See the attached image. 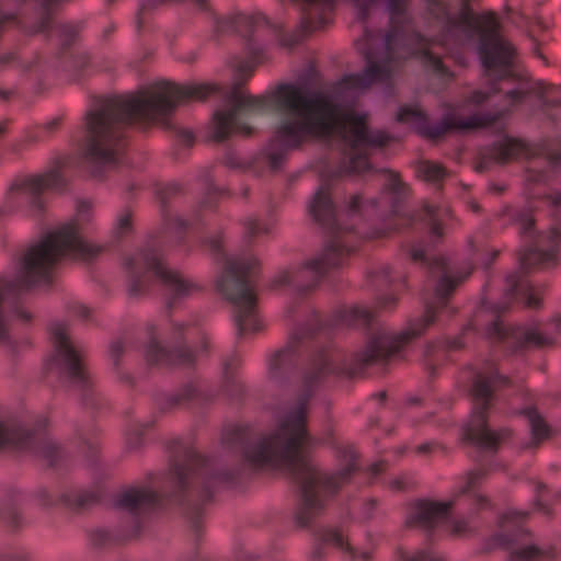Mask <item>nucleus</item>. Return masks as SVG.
Instances as JSON below:
<instances>
[{
    "label": "nucleus",
    "mask_w": 561,
    "mask_h": 561,
    "mask_svg": "<svg viewBox=\"0 0 561 561\" xmlns=\"http://www.w3.org/2000/svg\"><path fill=\"white\" fill-rule=\"evenodd\" d=\"M218 90L216 84L199 83L179 85L159 82L127 98L105 101L85 116L84 158L92 176L114 165L121 154L117 124L133 119L156 121L170 114L176 106L204 101Z\"/></svg>",
    "instance_id": "1"
},
{
    "label": "nucleus",
    "mask_w": 561,
    "mask_h": 561,
    "mask_svg": "<svg viewBox=\"0 0 561 561\" xmlns=\"http://www.w3.org/2000/svg\"><path fill=\"white\" fill-rule=\"evenodd\" d=\"M274 108L279 115L276 136L288 148L333 134H337L352 149L385 148L396 141V137L383 130L370 129L365 115L345 113L327 95H309L295 84L277 87Z\"/></svg>",
    "instance_id": "2"
},
{
    "label": "nucleus",
    "mask_w": 561,
    "mask_h": 561,
    "mask_svg": "<svg viewBox=\"0 0 561 561\" xmlns=\"http://www.w3.org/2000/svg\"><path fill=\"white\" fill-rule=\"evenodd\" d=\"M306 422V404H300L280 423L275 433L264 437L256 446L244 450V459L250 467L285 468L300 483L304 511L296 517L299 526L308 525L314 516L313 513L323 508L322 502L316 495V486L321 485L328 491H335L356 469L355 463H351L335 476L322 474L301 451V447L311 440Z\"/></svg>",
    "instance_id": "3"
},
{
    "label": "nucleus",
    "mask_w": 561,
    "mask_h": 561,
    "mask_svg": "<svg viewBox=\"0 0 561 561\" xmlns=\"http://www.w3.org/2000/svg\"><path fill=\"white\" fill-rule=\"evenodd\" d=\"M508 377L500 375L496 370L490 374L479 373L476 375L471 396L476 402H480L472 412L471 419L463 427L462 439L474 446L496 451L503 442L512 438L511 428H501L492 431L488 426V410L491 407L494 391L510 387Z\"/></svg>",
    "instance_id": "4"
},
{
    "label": "nucleus",
    "mask_w": 561,
    "mask_h": 561,
    "mask_svg": "<svg viewBox=\"0 0 561 561\" xmlns=\"http://www.w3.org/2000/svg\"><path fill=\"white\" fill-rule=\"evenodd\" d=\"M260 263L254 257L241 260L228 259L224 273L217 282L220 294L228 299L237 310V323L240 333L256 330L254 323V310L256 307V295L249 283V277L259 270Z\"/></svg>",
    "instance_id": "5"
},
{
    "label": "nucleus",
    "mask_w": 561,
    "mask_h": 561,
    "mask_svg": "<svg viewBox=\"0 0 561 561\" xmlns=\"http://www.w3.org/2000/svg\"><path fill=\"white\" fill-rule=\"evenodd\" d=\"M409 0H388L390 15V28L385 38L386 57L378 61L368 58L366 69L360 75H352L344 78L348 88L366 89L376 81L387 79L391 72V62L394 60V51L400 44L407 41V30L411 23L408 15Z\"/></svg>",
    "instance_id": "6"
},
{
    "label": "nucleus",
    "mask_w": 561,
    "mask_h": 561,
    "mask_svg": "<svg viewBox=\"0 0 561 561\" xmlns=\"http://www.w3.org/2000/svg\"><path fill=\"white\" fill-rule=\"evenodd\" d=\"M504 115L505 112L503 111L494 113H478L469 116L468 118H462L455 114H447L443 117L440 123L434 126H427L425 125V113L417 105H414L402 106L397 114V119L402 123L415 121L421 124L417 127V130L423 137L431 140H438L450 131L488 128L504 117Z\"/></svg>",
    "instance_id": "7"
},
{
    "label": "nucleus",
    "mask_w": 561,
    "mask_h": 561,
    "mask_svg": "<svg viewBox=\"0 0 561 561\" xmlns=\"http://www.w3.org/2000/svg\"><path fill=\"white\" fill-rule=\"evenodd\" d=\"M229 100L232 104L231 110L216 112L214 114L213 139L217 142L226 140L233 133L251 136L253 134V127L247 124H237L238 114L243 110L262 111L267 104L265 96L245 95L240 91L238 84H234Z\"/></svg>",
    "instance_id": "8"
},
{
    "label": "nucleus",
    "mask_w": 561,
    "mask_h": 561,
    "mask_svg": "<svg viewBox=\"0 0 561 561\" xmlns=\"http://www.w3.org/2000/svg\"><path fill=\"white\" fill-rule=\"evenodd\" d=\"M435 321V311L433 308L427 307L423 319L410 325L394 336H381L374 340L363 353L359 362L362 365H370L378 360L387 359L388 357L400 352L412 340L421 336L424 331Z\"/></svg>",
    "instance_id": "9"
},
{
    "label": "nucleus",
    "mask_w": 561,
    "mask_h": 561,
    "mask_svg": "<svg viewBox=\"0 0 561 561\" xmlns=\"http://www.w3.org/2000/svg\"><path fill=\"white\" fill-rule=\"evenodd\" d=\"M56 357L67 368L71 379L82 381L85 379V367L81 354L73 347L65 324L56 323L51 327Z\"/></svg>",
    "instance_id": "10"
},
{
    "label": "nucleus",
    "mask_w": 561,
    "mask_h": 561,
    "mask_svg": "<svg viewBox=\"0 0 561 561\" xmlns=\"http://www.w3.org/2000/svg\"><path fill=\"white\" fill-rule=\"evenodd\" d=\"M479 51L482 65L486 70L508 66L514 57V48L500 35L499 28L480 35Z\"/></svg>",
    "instance_id": "11"
},
{
    "label": "nucleus",
    "mask_w": 561,
    "mask_h": 561,
    "mask_svg": "<svg viewBox=\"0 0 561 561\" xmlns=\"http://www.w3.org/2000/svg\"><path fill=\"white\" fill-rule=\"evenodd\" d=\"M145 263L147 268L151 270L163 286L176 297H182L199 289L195 283L183 278L179 272L170 270L156 255L146 256Z\"/></svg>",
    "instance_id": "12"
},
{
    "label": "nucleus",
    "mask_w": 561,
    "mask_h": 561,
    "mask_svg": "<svg viewBox=\"0 0 561 561\" xmlns=\"http://www.w3.org/2000/svg\"><path fill=\"white\" fill-rule=\"evenodd\" d=\"M345 254V249L340 243L332 241L327 244L320 257L306 263V271L304 273L310 272L313 276L320 277L342 265Z\"/></svg>",
    "instance_id": "13"
},
{
    "label": "nucleus",
    "mask_w": 561,
    "mask_h": 561,
    "mask_svg": "<svg viewBox=\"0 0 561 561\" xmlns=\"http://www.w3.org/2000/svg\"><path fill=\"white\" fill-rule=\"evenodd\" d=\"M414 507L416 520L424 527L433 528L448 515L453 503L421 500L415 503Z\"/></svg>",
    "instance_id": "14"
},
{
    "label": "nucleus",
    "mask_w": 561,
    "mask_h": 561,
    "mask_svg": "<svg viewBox=\"0 0 561 561\" xmlns=\"http://www.w3.org/2000/svg\"><path fill=\"white\" fill-rule=\"evenodd\" d=\"M527 149V145L519 138L504 137L490 148V158L499 163L506 164L516 160Z\"/></svg>",
    "instance_id": "15"
},
{
    "label": "nucleus",
    "mask_w": 561,
    "mask_h": 561,
    "mask_svg": "<svg viewBox=\"0 0 561 561\" xmlns=\"http://www.w3.org/2000/svg\"><path fill=\"white\" fill-rule=\"evenodd\" d=\"M310 213L313 219L327 227L331 234H334V207L330 193L327 190H319L310 205Z\"/></svg>",
    "instance_id": "16"
},
{
    "label": "nucleus",
    "mask_w": 561,
    "mask_h": 561,
    "mask_svg": "<svg viewBox=\"0 0 561 561\" xmlns=\"http://www.w3.org/2000/svg\"><path fill=\"white\" fill-rule=\"evenodd\" d=\"M267 25V21L264 18H250L244 15H234L225 18L217 21V31L220 33H227L234 31L242 36H248L251 32L256 28H262Z\"/></svg>",
    "instance_id": "17"
},
{
    "label": "nucleus",
    "mask_w": 561,
    "mask_h": 561,
    "mask_svg": "<svg viewBox=\"0 0 561 561\" xmlns=\"http://www.w3.org/2000/svg\"><path fill=\"white\" fill-rule=\"evenodd\" d=\"M146 356L149 363L163 365H188L194 359L191 351L186 348L170 353L162 350L156 342H150Z\"/></svg>",
    "instance_id": "18"
},
{
    "label": "nucleus",
    "mask_w": 561,
    "mask_h": 561,
    "mask_svg": "<svg viewBox=\"0 0 561 561\" xmlns=\"http://www.w3.org/2000/svg\"><path fill=\"white\" fill-rule=\"evenodd\" d=\"M460 20L466 25L477 28L480 35H482L484 32L500 28V22L494 13L476 15L469 8V2L465 1L460 11Z\"/></svg>",
    "instance_id": "19"
},
{
    "label": "nucleus",
    "mask_w": 561,
    "mask_h": 561,
    "mask_svg": "<svg viewBox=\"0 0 561 561\" xmlns=\"http://www.w3.org/2000/svg\"><path fill=\"white\" fill-rule=\"evenodd\" d=\"M519 262L524 268H546L556 266L558 263L557 251H542L538 249H529L519 254Z\"/></svg>",
    "instance_id": "20"
},
{
    "label": "nucleus",
    "mask_w": 561,
    "mask_h": 561,
    "mask_svg": "<svg viewBox=\"0 0 561 561\" xmlns=\"http://www.w3.org/2000/svg\"><path fill=\"white\" fill-rule=\"evenodd\" d=\"M557 557L554 546L540 548L537 545H527L511 552V559L517 561H541L552 560Z\"/></svg>",
    "instance_id": "21"
},
{
    "label": "nucleus",
    "mask_w": 561,
    "mask_h": 561,
    "mask_svg": "<svg viewBox=\"0 0 561 561\" xmlns=\"http://www.w3.org/2000/svg\"><path fill=\"white\" fill-rule=\"evenodd\" d=\"M156 501V494L149 490L131 489L124 492L119 500L118 505L129 511L142 508Z\"/></svg>",
    "instance_id": "22"
},
{
    "label": "nucleus",
    "mask_w": 561,
    "mask_h": 561,
    "mask_svg": "<svg viewBox=\"0 0 561 561\" xmlns=\"http://www.w3.org/2000/svg\"><path fill=\"white\" fill-rule=\"evenodd\" d=\"M518 341L520 347H534L540 350L552 347L556 343V340L552 336L536 328L524 330Z\"/></svg>",
    "instance_id": "23"
},
{
    "label": "nucleus",
    "mask_w": 561,
    "mask_h": 561,
    "mask_svg": "<svg viewBox=\"0 0 561 561\" xmlns=\"http://www.w3.org/2000/svg\"><path fill=\"white\" fill-rule=\"evenodd\" d=\"M61 183L56 171L36 175L25 180L23 188L32 194H39L48 188L57 187Z\"/></svg>",
    "instance_id": "24"
},
{
    "label": "nucleus",
    "mask_w": 561,
    "mask_h": 561,
    "mask_svg": "<svg viewBox=\"0 0 561 561\" xmlns=\"http://www.w3.org/2000/svg\"><path fill=\"white\" fill-rule=\"evenodd\" d=\"M322 540L324 543L331 545L334 548L339 549L341 552L345 553L351 559L354 560L356 558L355 548L351 545L348 536L344 535L341 529H325L322 533Z\"/></svg>",
    "instance_id": "25"
},
{
    "label": "nucleus",
    "mask_w": 561,
    "mask_h": 561,
    "mask_svg": "<svg viewBox=\"0 0 561 561\" xmlns=\"http://www.w3.org/2000/svg\"><path fill=\"white\" fill-rule=\"evenodd\" d=\"M417 175L425 182L438 183L448 176L446 168L431 160H423L417 163Z\"/></svg>",
    "instance_id": "26"
},
{
    "label": "nucleus",
    "mask_w": 561,
    "mask_h": 561,
    "mask_svg": "<svg viewBox=\"0 0 561 561\" xmlns=\"http://www.w3.org/2000/svg\"><path fill=\"white\" fill-rule=\"evenodd\" d=\"M524 413L530 423L534 445L538 446L550 437V427L535 409H528Z\"/></svg>",
    "instance_id": "27"
},
{
    "label": "nucleus",
    "mask_w": 561,
    "mask_h": 561,
    "mask_svg": "<svg viewBox=\"0 0 561 561\" xmlns=\"http://www.w3.org/2000/svg\"><path fill=\"white\" fill-rule=\"evenodd\" d=\"M410 259L413 262H421L425 266L430 268L432 273L434 272H445L448 268V262L443 256H435L431 259H426L425 253L422 249L412 248L409 252Z\"/></svg>",
    "instance_id": "28"
},
{
    "label": "nucleus",
    "mask_w": 561,
    "mask_h": 561,
    "mask_svg": "<svg viewBox=\"0 0 561 561\" xmlns=\"http://www.w3.org/2000/svg\"><path fill=\"white\" fill-rule=\"evenodd\" d=\"M28 438V433H24L20 430H7L0 424V449L7 446L23 448L25 440Z\"/></svg>",
    "instance_id": "29"
},
{
    "label": "nucleus",
    "mask_w": 561,
    "mask_h": 561,
    "mask_svg": "<svg viewBox=\"0 0 561 561\" xmlns=\"http://www.w3.org/2000/svg\"><path fill=\"white\" fill-rule=\"evenodd\" d=\"M373 318L369 310L363 307H352L347 310L345 321L353 325H367Z\"/></svg>",
    "instance_id": "30"
},
{
    "label": "nucleus",
    "mask_w": 561,
    "mask_h": 561,
    "mask_svg": "<svg viewBox=\"0 0 561 561\" xmlns=\"http://www.w3.org/2000/svg\"><path fill=\"white\" fill-rule=\"evenodd\" d=\"M443 274L446 273L442 272ZM462 282V278H450L446 275H443L436 286V296L444 300L449 295L454 293V290L457 288V286Z\"/></svg>",
    "instance_id": "31"
},
{
    "label": "nucleus",
    "mask_w": 561,
    "mask_h": 561,
    "mask_svg": "<svg viewBox=\"0 0 561 561\" xmlns=\"http://www.w3.org/2000/svg\"><path fill=\"white\" fill-rule=\"evenodd\" d=\"M247 436V428L242 426H234L230 430H227L224 436V442L232 447L234 445L243 446Z\"/></svg>",
    "instance_id": "32"
},
{
    "label": "nucleus",
    "mask_w": 561,
    "mask_h": 561,
    "mask_svg": "<svg viewBox=\"0 0 561 561\" xmlns=\"http://www.w3.org/2000/svg\"><path fill=\"white\" fill-rule=\"evenodd\" d=\"M508 330L503 325L502 321L496 319L488 329L486 336L494 342H502L508 336Z\"/></svg>",
    "instance_id": "33"
},
{
    "label": "nucleus",
    "mask_w": 561,
    "mask_h": 561,
    "mask_svg": "<svg viewBox=\"0 0 561 561\" xmlns=\"http://www.w3.org/2000/svg\"><path fill=\"white\" fill-rule=\"evenodd\" d=\"M500 92V89L496 87H493L490 92H483L481 90H476L469 94L467 98V102L469 104H472L474 106H479L483 103H485L492 94H496Z\"/></svg>",
    "instance_id": "34"
},
{
    "label": "nucleus",
    "mask_w": 561,
    "mask_h": 561,
    "mask_svg": "<svg viewBox=\"0 0 561 561\" xmlns=\"http://www.w3.org/2000/svg\"><path fill=\"white\" fill-rule=\"evenodd\" d=\"M369 168L368 159L366 156L352 157L350 165L345 170V174L360 173Z\"/></svg>",
    "instance_id": "35"
},
{
    "label": "nucleus",
    "mask_w": 561,
    "mask_h": 561,
    "mask_svg": "<svg viewBox=\"0 0 561 561\" xmlns=\"http://www.w3.org/2000/svg\"><path fill=\"white\" fill-rule=\"evenodd\" d=\"M448 531L453 536H465L471 531V528L466 519L459 518L448 524Z\"/></svg>",
    "instance_id": "36"
},
{
    "label": "nucleus",
    "mask_w": 561,
    "mask_h": 561,
    "mask_svg": "<svg viewBox=\"0 0 561 561\" xmlns=\"http://www.w3.org/2000/svg\"><path fill=\"white\" fill-rule=\"evenodd\" d=\"M39 453L45 459H47L49 461L50 465H53L54 460H55L53 456L61 455V451L58 448V446L49 439H46L43 443V446L41 447Z\"/></svg>",
    "instance_id": "37"
},
{
    "label": "nucleus",
    "mask_w": 561,
    "mask_h": 561,
    "mask_svg": "<svg viewBox=\"0 0 561 561\" xmlns=\"http://www.w3.org/2000/svg\"><path fill=\"white\" fill-rule=\"evenodd\" d=\"M59 1L60 0H41L42 7L44 9V15L41 20V23L33 27V32H42L48 26L50 22V16L47 11L53 4Z\"/></svg>",
    "instance_id": "38"
},
{
    "label": "nucleus",
    "mask_w": 561,
    "mask_h": 561,
    "mask_svg": "<svg viewBox=\"0 0 561 561\" xmlns=\"http://www.w3.org/2000/svg\"><path fill=\"white\" fill-rule=\"evenodd\" d=\"M485 476V472L482 470L470 471L467 474V482L463 488H461L460 493L465 494L471 491L476 484Z\"/></svg>",
    "instance_id": "39"
},
{
    "label": "nucleus",
    "mask_w": 561,
    "mask_h": 561,
    "mask_svg": "<svg viewBox=\"0 0 561 561\" xmlns=\"http://www.w3.org/2000/svg\"><path fill=\"white\" fill-rule=\"evenodd\" d=\"M98 501H99V496L94 493L83 494L77 499L76 506L78 508H83L91 504L96 503Z\"/></svg>",
    "instance_id": "40"
},
{
    "label": "nucleus",
    "mask_w": 561,
    "mask_h": 561,
    "mask_svg": "<svg viewBox=\"0 0 561 561\" xmlns=\"http://www.w3.org/2000/svg\"><path fill=\"white\" fill-rule=\"evenodd\" d=\"M527 513L525 512H515V511H512V512H507L505 514H503L500 518V524L501 525H504L506 522L508 520H512V519H526L527 518Z\"/></svg>",
    "instance_id": "41"
},
{
    "label": "nucleus",
    "mask_w": 561,
    "mask_h": 561,
    "mask_svg": "<svg viewBox=\"0 0 561 561\" xmlns=\"http://www.w3.org/2000/svg\"><path fill=\"white\" fill-rule=\"evenodd\" d=\"M362 203H363V197L360 194H355V195L351 196V199L347 204L348 213H351V214L357 213Z\"/></svg>",
    "instance_id": "42"
},
{
    "label": "nucleus",
    "mask_w": 561,
    "mask_h": 561,
    "mask_svg": "<svg viewBox=\"0 0 561 561\" xmlns=\"http://www.w3.org/2000/svg\"><path fill=\"white\" fill-rule=\"evenodd\" d=\"M118 228L122 232H126L131 228V214L126 211L119 219Z\"/></svg>",
    "instance_id": "43"
},
{
    "label": "nucleus",
    "mask_w": 561,
    "mask_h": 561,
    "mask_svg": "<svg viewBox=\"0 0 561 561\" xmlns=\"http://www.w3.org/2000/svg\"><path fill=\"white\" fill-rule=\"evenodd\" d=\"M388 174H389V181H390V187L393 192H399L401 186H402V182L399 178V175L394 172H391V171H388Z\"/></svg>",
    "instance_id": "44"
},
{
    "label": "nucleus",
    "mask_w": 561,
    "mask_h": 561,
    "mask_svg": "<svg viewBox=\"0 0 561 561\" xmlns=\"http://www.w3.org/2000/svg\"><path fill=\"white\" fill-rule=\"evenodd\" d=\"M424 56L427 58L428 62L434 68V70L439 72L443 71V62L438 57L432 56L428 51H424Z\"/></svg>",
    "instance_id": "45"
},
{
    "label": "nucleus",
    "mask_w": 561,
    "mask_h": 561,
    "mask_svg": "<svg viewBox=\"0 0 561 561\" xmlns=\"http://www.w3.org/2000/svg\"><path fill=\"white\" fill-rule=\"evenodd\" d=\"M540 305H541V300L539 297H537L534 294H529L527 296L526 301H525V307L530 308V309H536V308H539Z\"/></svg>",
    "instance_id": "46"
},
{
    "label": "nucleus",
    "mask_w": 561,
    "mask_h": 561,
    "mask_svg": "<svg viewBox=\"0 0 561 561\" xmlns=\"http://www.w3.org/2000/svg\"><path fill=\"white\" fill-rule=\"evenodd\" d=\"M519 222H520L522 229L525 232L530 230L535 225V220L530 215L522 216L519 219Z\"/></svg>",
    "instance_id": "47"
},
{
    "label": "nucleus",
    "mask_w": 561,
    "mask_h": 561,
    "mask_svg": "<svg viewBox=\"0 0 561 561\" xmlns=\"http://www.w3.org/2000/svg\"><path fill=\"white\" fill-rule=\"evenodd\" d=\"M178 136L180 140L186 146H192L194 142V136L190 131L181 130L178 133Z\"/></svg>",
    "instance_id": "48"
},
{
    "label": "nucleus",
    "mask_w": 561,
    "mask_h": 561,
    "mask_svg": "<svg viewBox=\"0 0 561 561\" xmlns=\"http://www.w3.org/2000/svg\"><path fill=\"white\" fill-rule=\"evenodd\" d=\"M526 92L519 90H512L506 93V96L511 99L514 103L522 102L526 96Z\"/></svg>",
    "instance_id": "49"
},
{
    "label": "nucleus",
    "mask_w": 561,
    "mask_h": 561,
    "mask_svg": "<svg viewBox=\"0 0 561 561\" xmlns=\"http://www.w3.org/2000/svg\"><path fill=\"white\" fill-rule=\"evenodd\" d=\"M237 72H238V76L242 79H248L252 72H253V69L251 66L249 65H240L238 68H237Z\"/></svg>",
    "instance_id": "50"
},
{
    "label": "nucleus",
    "mask_w": 561,
    "mask_h": 561,
    "mask_svg": "<svg viewBox=\"0 0 561 561\" xmlns=\"http://www.w3.org/2000/svg\"><path fill=\"white\" fill-rule=\"evenodd\" d=\"M289 274L287 272L280 273L277 277H275L272 282L273 287H278L280 285L288 283Z\"/></svg>",
    "instance_id": "51"
},
{
    "label": "nucleus",
    "mask_w": 561,
    "mask_h": 561,
    "mask_svg": "<svg viewBox=\"0 0 561 561\" xmlns=\"http://www.w3.org/2000/svg\"><path fill=\"white\" fill-rule=\"evenodd\" d=\"M543 198L550 202L553 206L561 205V192H556L553 194L546 195Z\"/></svg>",
    "instance_id": "52"
},
{
    "label": "nucleus",
    "mask_w": 561,
    "mask_h": 561,
    "mask_svg": "<svg viewBox=\"0 0 561 561\" xmlns=\"http://www.w3.org/2000/svg\"><path fill=\"white\" fill-rule=\"evenodd\" d=\"M474 503L479 505L480 507H488L490 506V501L486 496L482 494H474L473 495Z\"/></svg>",
    "instance_id": "53"
},
{
    "label": "nucleus",
    "mask_w": 561,
    "mask_h": 561,
    "mask_svg": "<svg viewBox=\"0 0 561 561\" xmlns=\"http://www.w3.org/2000/svg\"><path fill=\"white\" fill-rule=\"evenodd\" d=\"M385 469H386V462L385 461H379V462H376V463L370 466V472L373 474H379V473L383 472Z\"/></svg>",
    "instance_id": "54"
},
{
    "label": "nucleus",
    "mask_w": 561,
    "mask_h": 561,
    "mask_svg": "<svg viewBox=\"0 0 561 561\" xmlns=\"http://www.w3.org/2000/svg\"><path fill=\"white\" fill-rule=\"evenodd\" d=\"M423 209L425 210V213L431 216V217H434L437 215L438 213V207L437 206H434V205H431L428 203H424L423 204Z\"/></svg>",
    "instance_id": "55"
},
{
    "label": "nucleus",
    "mask_w": 561,
    "mask_h": 561,
    "mask_svg": "<svg viewBox=\"0 0 561 561\" xmlns=\"http://www.w3.org/2000/svg\"><path fill=\"white\" fill-rule=\"evenodd\" d=\"M431 230H432V233L435 234L436 237L443 238L444 231H443V226L440 222L434 221Z\"/></svg>",
    "instance_id": "56"
},
{
    "label": "nucleus",
    "mask_w": 561,
    "mask_h": 561,
    "mask_svg": "<svg viewBox=\"0 0 561 561\" xmlns=\"http://www.w3.org/2000/svg\"><path fill=\"white\" fill-rule=\"evenodd\" d=\"M245 226H247L248 233H249L250 237H253V236H255L259 232V231L255 230L256 226H257L255 220H253V219L248 220L245 222Z\"/></svg>",
    "instance_id": "57"
},
{
    "label": "nucleus",
    "mask_w": 561,
    "mask_h": 561,
    "mask_svg": "<svg viewBox=\"0 0 561 561\" xmlns=\"http://www.w3.org/2000/svg\"><path fill=\"white\" fill-rule=\"evenodd\" d=\"M123 352H124V348L121 343L117 342L112 345V354L116 359L119 358V356L123 354Z\"/></svg>",
    "instance_id": "58"
},
{
    "label": "nucleus",
    "mask_w": 561,
    "mask_h": 561,
    "mask_svg": "<svg viewBox=\"0 0 561 561\" xmlns=\"http://www.w3.org/2000/svg\"><path fill=\"white\" fill-rule=\"evenodd\" d=\"M391 488L398 491L404 490L407 488V484L404 480L397 479L391 482Z\"/></svg>",
    "instance_id": "59"
},
{
    "label": "nucleus",
    "mask_w": 561,
    "mask_h": 561,
    "mask_svg": "<svg viewBox=\"0 0 561 561\" xmlns=\"http://www.w3.org/2000/svg\"><path fill=\"white\" fill-rule=\"evenodd\" d=\"M396 302V298L394 297H388L385 301H379L378 302V307L381 309V308H388V307H391L393 306Z\"/></svg>",
    "instance_id": "60"
},
{
    "label": "nucleus",
    "mask_w": 561,
    "mask_h": 561,
    "mask_svg": "<svg viewBox=\"0 0 561 561\" xmlns=\"http://www.w3.org/2000/svg\"><path fill=\"white\" fill-rule=\"evenodd\" d=\"M18 317L24 322H30L32 320V314L25 310H18Z\"/></svg>",
    "instance_id": "61"
},
{
    "label": "nucleus",
    "mask_w": 561,
    "mask_h": 561,
    "mask_svg": "<svg viewBox=\"0 0 561 561\" xmlns=\"http://www.w3.org/2000/svg\"><path fill=\"white\" fill-rule=\"evenodd\" d=\"M62 32L69 37H76L78 34V31L72 26H62Z\"/></svg>",
    "instance_id": "62"
},
{
    "label": "nucleus",
    "mask_w": 561,
    "mask_h": 561,
    "mask_svg": "<svg viewBox=\"0 0 561 561\" xmlns=\"http://www.w3.org/2000/svg\"><path fill=\"white\" fill-rule=\"evenodd\" d=\"M186 456H187V459H188L190 462H194V463L196 462L197 463V462L201 461L198 456L196 455V453L193 451V450H188L186 453Z\"/></svg>",
    "instance_id": "63"
},
{
    "label": "nucleus",
    "mask_w": 561,
    "mask_h": 561,
    "mask_svg": "<svg viewBox=\"0 0 561 561\" xmlns=\"http://www.w3.org/2000/svg\"><path fill=\"white\" fill-rule=\"evenodd\" d=\"M210 249L215 252H219L221 250V242L219 240L210 241Z\"/></svg>",
    "instance_id": "64"
}]
</instances>
